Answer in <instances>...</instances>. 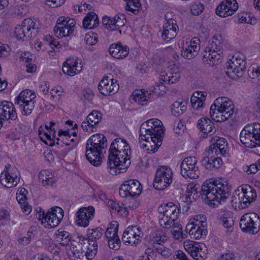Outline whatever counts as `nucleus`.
I'll return each mask as SVG.
<instances>
[{
    "label": "nucleus",
    "instance_id": "23",
    "mask_svg": "<svg viewBox=\"0 0 260 260\" xmlns=\"http://www.w3.org/2000/svg\"><path fill=\"white\" fill-rule=\"evenodd\" d=\"M63 210L59 207L50 209L46 214L45 222L50 228L57 226L63 217Z\"/></svg>",
    "mask_w": 260,
    "mask_h": 260
},
{
    "label": "nucleus",
    "instance_id": "21",
    "mask_svg": "<svg viewBox=\"0 0 260 260\" xmlns=\"http://www.w3.org/2000/svg\"><path fill=\"white\" fill-rule=\"evenodd\" d=\"M209 146V153H214L215 155L225 156L228 151V146L225 139L217 136L213 137Z\"/></svg>",
    "mask_w": 260,
    "mask_h": 260
},
{
    "label": "nucleus",
    "instance_id": "34",
    "mask_svg": "<svg viewBox=\"0 0 260 260\" xmlns=\"http://www.w3.org/2000/svg\"><path fill=\"white\" fill-rule=\"evenodd\" d=\"M198 126L200 131L204 134L212 132L215 128L213 122L209 118L203 117L198 121Z\"/></svg>",
    "mask_w": 260,
    "mask_h": 260
},
{
    "label": "nucleus",
    "instance_id": "25",
    "mask_svg": "<svg viewBox=\"0 0 260 260\" xmlns=\"http://www.w3.org/2000/svg\"><path fill=\"white\" fill-rule=\"evenodd\" d=\"M184 247L188 253L196 260H202L205 255L202 251V246L198 242L187 240L184 242Z\"/></svg>",
    "mask_w": 260,
    "mask_h": 260
},
{
    "label": "nucleus",
    "instance_id": "27",
    "mask_svg": "<svg viewBox=\"0 0 260 260\" xmlns=\"http://www.w3.org/2000/svg\"><path fill=\"white\" fill-rule=\"evenodd\" d=\"M17 172L18 173V170L14 168L12 169L10 173L8 171L1 173L0 175L1 183L7 188L16 186L20 181V177L17 175Z\"/></svg>",
    "mask_w": 260,
    "mask_h": 260
},
{
    "label": "nucleus",
    "instance_id": "39",
    "mask_svg": "<svg viewBox=\"0 0 260 260\" xmlns=\"http://www.w3.org/2000/svg\"><path fill=\"white\" fill-rule=\"evenodd\" d=\"M73 63L71 65V69H68L66 71V74L74 76L79 74L82 70V64L81 60H73Z\"/></svg>",
    "mask_w": 260,
    "mask_h": 260
},
{
    "label": "nucleus",
    "instance_id": "60",
    "mask_svg": "<svg viewBox=\"0 0 260 260\" xmlns=\"http://www.w3.org/2000/svg\"><path fill=\"white\" fill-rule=\"evenodd\" d=\"M224 227L228 229L230 232H232L234 229V220L233 218H230L227 219L221 220Z\"/></svg>",
    "mask_w": 260,
    "mask_h": 260
},
{
    "label": "nucleus",
    "instance_id": "4",
    "mask_svg": "<svg viewBox=\"0 0 260 260\" xmlns=\"http://www.w3.org/2000/svg\"><path fill=\"white\" fill-rule=\"evenodd\" d=\"M152 119L142 123L140 128L139 140L145 141L146 144H142V147L147 148L148 153L155 152L162 143L164 130L162 127H155L152 125Z\"/></svg>",
    "mask_w": 260,
    "mask_h": 260
},
{
    "label": "nucleus",
    "instance_id": "12",
    "mask_svg": "<svg viewBox=\"0 0 260 260\" xmlns=\"http://www.w3.org/2000/svg\"><path fill=\"white\" fill-rule=\"evenodd\" d=\"M142 187L140 183L134 179L125 181L119 189V195L122 198H137L141 193Z\"/></svg>",
    "mask_w": 260,
    "mask_h": 260
},
{
    "label": "nucleus",
    "instance_id": "57",
    "mask_svg": "<svg viewBox=\"0 0 260 260\" xmlns=\"http://www.w3.org/2000/svg\"><path fill=\"white\" fill-rule=\"evenodd\" d=\"M117 230L118 229L117 227H115V228H107V231L105 232V236L107 239L108 242L109 241V240L112 239L114 237H117L118 236Z\"/></svg>",
    "mask_w": 260,
    "mask_h": 260
},
{
    "label": "nucleus",
    "instance_id": "52",
    "mask_svg": "<svg viewBox=\"0 0 260 260\" xmlns=\"http://www.w3.org/2000/svg\"><path fill=\"white\" fill-rule=\"evenodd\" d=\"M76 24V22L74 19H69L67 20L66 18V29H68L66 37L73 36Z\"/></svg>",
    "mask_w": 260,
    "mask_h": 260
},
{
    "label": "nucleus",
    "instance_id": "43",
    "mask_svg": "<svg viewBox=\"0 0 260 260\" xmlns=\"http://www.w3.org/2000/svg\"><path fill=\"white\" fill-rule=\"evenodd\" d=\"M204 5L200 2H195L190 4V13L195 16H198L202 13L204 10Z\"/></svg>",
    "mask_w": 260,
    "mask_h": 260
},
{
    "label": "nucleus",
    "instance_id": "45",
    "mask_svg": "<svg viewBox=\"0 0 260 260\" xmlns=\"http://www.w3.org/2000/svg\"><path fill=\"white\" fill-rule=\"evenodd\" d=\"M172 226L171 233L175 239L185 238V234H183L182 227L181 224L174 222Z\"/></svg>",
    "mask_w": 260,
    "mask_h": 260
},
{
    "label": "nucleus",
    "instance_id": "35",
    "mask_svg": "<svg viewBox=\"0 0 260 260\" xmlns=\"http://www.w3.org/2000/svg\"><path fill=\"white\" fill-rule=\"evenodd\" d=\"M189 234L191 238L195 239H199L204 238L207 233V226H204L202 228L200 226H193L189 228Z\"/></svg>",
    "mask_w": 260,
    "mask_h": 260
},
{
    "label": "nucleus",
    "instance_id": "47",
    "mask_svg": "<svg viewBox=\"0 0 260 260\" xmlns=\"http://www.w3.org/2000/svg\"><path fill=\"white\" fill-rule=\"evenodd\" d=\"M248 74L250 78H258L260 81V67L256 64L251 66L248 70Z\"/></svg>",
    "mask_w": 260,
    "mask_h": 260
},
{
    "label": "nucleus",
    "instance_id": "5",
    "mask_svg": "<svg viewBox=\"0 0 260 260\" xmlns=\"http://www.w3.org/2000/svg\"><path fill=\"white\" fill-rule=\"evenodd\" d=\"M107 147V140L104 135H93L87 140L86 144V159L92 165L99 166L102 163Z\"/></svg>",
    "mask_w": 260,
    "mask_h": 260
},
{
    "label": "nucleus",
    "instance_id": "9",
    "mask_svg": "<svg viewBox=\"0 0 260 260\" xmlns=\"http://www.w3.org/2000/svg\"><path fill=\"white\" fill-rule=\"evenodd\" d=\"M221 48L220 40L213 37L202 53L203 61L210 65L219 62L222 53Z\"/></svg>",
    "mask_w": 260,
    "mask_h": 260
},
{
    "label": "nucleus",
    "instance_id": "3",
    "mask_svg": "<svg viewBox=\"0 0 260 260\" xmlns=\"http://www.w3.org/2000/svg\"><path fill=\"white\" fill-rule=\"evenodd\" d=\"M202 196L210 205L217 206L229 197L231 186L223 179H219L212 182H205L202 186Z\"/></svg>",
    "mask_w": 260,
    "mask_h": 260
},
{
    "label": "nucleus",
    "instance_id": "54",
    "mask_svg": "<svg viewBox=\"0 0 260 260\" xmlns=\"http://www.w3.org/2000/svg\"><path fill=\"white\" fill-rule=\"evenodd\" d=\"M71 135H72L71 131L68 128V131H66V146H71V147L69 148V149L74 148L77 145V142H75L74 138H71Z\"/></svg>",
    "mask_w": 260,
    "mask_h": 260
},
{
    "label": "nucleus",
    "instance_id": "2",
    "mask_svg": "<svg viewBox=\"0 0 260 260\" xmlns=\"http://www.w3.org/2000/svg\"><path fill=\"white\" fill-rule=\"evenodd\" d=\"M130 146L126 141L122 138H117L111 143L109 150L107 166L110 169H115V174L125 171L131 165Z\"/></svg>",
    "mask_w": 260,
    "mask_h": 260
},
{
    "label": "nucleus",
    "instance_id": "62",
    "mask_svg": "<svg viewBox=\"0 0 260 260\" xmlns=\"http://www.w3.org/2000/svg\"><path fill=\"white\" fill-rule=\"evenodd\" d=\"M65 0H45V4L51 8H55L62 5Z\"/></svg>",
    "mask_w": 260,
    "mask_h": 260
},
{
    "label": "nucleus",
    "instance_id": "32",
    "mask_svg": "<svg viewBox=\"0 0 260 260\" xmlns=\"http://www.w3.org/2000/svg\"><path fill=\"white\" fill-rule=\"evenodd\" d=\"M180 173L185 178L196 179L199 177L200 173L198 167H189L187 165H180Z\"/></svg>",
    "mask_w": 260,
    "mask_h": 260
},
{
    "label": "nucleus",
    "instance_id": "33",
    "mask_svg": "<svg viewBox=\"0 0 260 260\" xmlns=\"http://www.w3.org/2000/svg\"><path fill=\"white\" fill-rule=\"evenodd\" d=\"M83 26L86 29H91L99 25L97 15L94 13L87 14L83 20Z\"/></svg>",
    "mask_w": 260,
    "mask_h": 260
},
{
    "label": "nucleus",
    "instance_id": "26",
    "mask_svg": "<svg viewBox=\"0 0 260 260\" xmlns=\"http://www.w3.org/2000/svg\"><path fill=\"white\" fill-rule=\"evenodd\" d=\"M202 165L207 169L219 168L222 164V160L219 155H215L214 153H209L206 150L204 153V157L201 161Z\"/></svg>",
    "mask_w": 260,
    "mask_h": 260
},
{
    "label": "nucleus",
    "instance_id": "53",
    "mask_svg": "<svg viewBox=\"0 0 260 260\" xmlns=\"http://www.w3.org/2000/svg\"><path fill=\"white\" fill-rule=\"evenodd\" d=\"M44 135L48 140H53L54 143L56 141V143L57 144L59 145L60 144V139L56 137L54 128H50L48 132H44Z\"/></svg>",
    "mask_w": 260,
    "mask_h": 260
},
{
    "label": "nucleus",
    "instance_id": "16",
    "mask_svg": "<svg viewBox=\"0 0 260 260\" xmlns=\"http://www.w3.org/2000/svg\"><path fill=\"white\" fill-rule=\"evenodd\" d=\"M239 5L237 0H222L216 8V14L221 17L232 16L238 10Z\"/></svg>",
    "mask_w": 260,
    "mask_h": 260
},
{
    "label": "nucleus",
    "instance_id": "61",
    "mask_svg": "<svg viewBox=\"0 0 260 260\" xmlns=\"http://www.w3.org/2000/svg\"><path fill=\"white\" fill-rule=\"evenodd\" d=\"M165 238V237H162L161 236V233L159 232L155 233L152 239V246L153 247L154 244H162L161 243H164Z\"/></svg>",
    "mask_w": 260,
    "mask_h": 260
},
{
    "label": "nucleus",
    "instance_id": "30",
    "mask_svg": "<svg viewBox=\"0 0 260 260\" xmlns=\"http://www.w3.org/2000/svg\"><path fill=\"white\" fill-rule=\"evenodd\" d=\"M151 94L150 91L144 89L135 90L132 93L131 100L139 105H144V102L150 99Z\"/></svg>",
    "mask_w": 260,
    "mask_h": 260
},
{
    "label": "nucleus",
    "instance_id": "14",
    "mask_svg": "<svg viewBox=\"0 0 260 260\" xmlns=\"http://www.w3.org/2000/svg\"><path fill=\"white\" fill-rule=\"evenodd\" d=\"M170 13L165 15L166 22L164 23L161 32V38L166 41H169L175 38L178 31L176 21L170 17Z\"/></svg>",
    "mask_w": 260,
    "mask_h": 260
},
{
    "label": "nucleus",
    "instance_id": "63",
    "mask_svg": "<svg viewBox=\"0 0 260 260\" xmlns=\"http://www.w3.org/2000/svg\"><path fill=\"white\" fill-rule=\"evenodd\" d=\"M185 127L180 120L176 121L174 123V131L177 134H179L183 132Z\"/></svg>",
    "mask_w": 260,
    "mask_h": 260
},
{
    "label": "nucleus",
    "instance_id": "46",
    "mask_svg": "<svg viewBox=\"0 0 260 260\" xmlns=\"http://www.w3.org/2000/svg\"><path fill=\"white\" fill-rule=\"evenodd\" d=\"M194 48L195 49H192L188 45L185 49L182 51V56L188 59L193 58L198 54V52L200 50L199 49H197V46H196Z\"/></svg>",
    "mask_w": 260,
    "mask_h": 260
},
{
    "label": "nucleus",
    "instance_id": "15",
    "mask_svg": "<svg viewBox=\"0 0 260 260\" xmlns=\"http://www.w3.org/2000/svg\"><path fill=\"white\" fill-rule=\"evenodd\" d=\"M143 236L141 228L136 225L129 226L123 232L122 240L124 244L136 245Z\"/></svg>",
    "mask_w": 260,
    "mask_h": 260
},
{
    "label": "nucleus",
    "instance_id": "10",
    "mask_svg": "<svg viewBox=\"0 0 260 260\" xmlns=\"http://www.w3.org/2000/svg\"><path fill=\"white\" fill-rule=\"evenodd\" d=\"M239 225L243 232L255 235L260 230V217L254 213L245 214L241 216Z\"/></svg>",
    "mask_w": 260,
    "mask_h": 260
},
{
    "label": "nucleus",
    "instance_id": "42",
    "mask_svg": "<svg viewBox=\"0 0 260 260\" xmlns=\"http://www.w3.org/2000/svg\"><path fill=\"white\" fill-rule=\"evenodd\" d=\"M141 6L139 0H127L125 9L126 11H131L134 14L138 13L139 8Z\"/></svg>",
    "mask_w": 260,
    "mask_h": 260
},
{
    "label": "nucleus",
    "instance_id": "24",
    "mask_svg": "<svg viewBox=\"0 0 260 260\" xmlns=\"http://www.w3.org/2000/svg\"><path fill=\"white\" fill-rule=\"evenodd\" d=\"M35 23L30 18L25 19L22 24L16 27L14 31L15 37L19 40L23 39L25 37H31V29H36Z\"/></svg>",
    "mask_w": 260,
    "mask_h": 260
},
{
    "label": "nucleus",
    "instance_id": "36",
    "mask_svg": "<svg viewBox=\"0 0 260 260\" xmlns=\"http://www.w3.org/2000/svg\"><path fill=\"white\" fill-rule=\"evenodd\" d=\"M65 17H60L57 20L56 24L54 28V32L56 37L62 38L65 37Z\"/></svg>",
    "mask_w": 260,
    "mask_h": 260
},
{
    "label": "nucleus",
    "instance_id": "7",
    "mask_svg": "<svg viewBox=\"0 0 260 260\" xmlns=\"http://www.w3.org/2000/svg\"><path fill=\"white\" fill-rule=\"evenodd\" d=\"M159 224L166 229L171 228L178 219L179 208L172 202L161 205L158 208Z\"/></svg>",
    "mask_w": 260,
    "mask_h": 260
},
{
    "label": "nucleus",
    "instance_id": "19",
    "mask_svg": "<svg viewBox=\"0 0 260 260\" xmlns=\"http://www.w3.org/2000/svg\"><path fill=\"white\" fill-rule=\"evenodd\" d=\"M102 118V114L99 111L93 110L87 115L86 120L82 122V129L87 132H95L96 127L101 121Z\"/></svg>",
    "mask_w": 260,
    "mask_h": 260
},
{
    "label": "nucleus",
    "instance_id": "51",
    "mask_svg": "<svg viewBox=\"0 0 260 260\" xmlns=\"http://www.w3.org/2000/svg\"><path fill=\"white\" fill-rule=\"evenodd\" d=\"M155 252L151 248L145 249L144 253L139 257L138 260H155Z\"/></svg>",
    "mask_w": 260,
    "mask_h": 260
},
{
    "label": "nucleus",
    "instance_id": "41",
    "mask_svg": "<svg viewBox=\"0 0 260 260\" xmlns=\"http://www.w3.org/2000/svg\"><path fill=\"white\" fill-rule=\"evenodd\" d=\"M107 204L110 207V208L112 210H114L117 212V213L121 215L123 214L126 215L128 213L126 207H123L120 206L118 203H116L115 201L110 199L109 201H108Z\"/></svg>",
    "mask_w": 260,
    "mask_h": 260
},
{
    "label": "nucleus",
    "instance_id": "38",
    "mask_svg": "<svg viewBox=\"0 0 260 260\" xmlns=\"http://www.w3.org/2000/svg\"><path fill=\"white\" fill-rule=\"evenodd\" d=\"M38 177L39 181L44 186L49 184L52 185L54 182L51 173L47 170L41 171L39 174Z\"/></svg>",
    "mask_w": 260,
    "mask_h": 260
},
{
    "label": "nucleus",
    "instance_id": "29",
    "mask_svg": "<svg viewBox=\"0 0 260 260\" xmlns=\"http://www.w3.org/2000/svg\"><path fill=\"white\" fill-rule=\"evenodd\" d=\"M36 95L34 91L25 89L22 91L15 98L14 103L15 104H20V103L36 102Z\"/></svg>",
    "mask_w": 260,
    "mask_h": 260
},
{
    "label": "nucleus",
    "instance_id": "20",
    "mask_svg": "<svg viewBox=\"0 0 260 260\" xmlns=\"http://www.w3.org/2000/svg\"><path fill=\"white\" fill-rule=\"evenodd\" d=\"M241 190L239 194L240 203L242 208H245L256 200L257 194L255 189L248 184L243 185Z\"/></svg>",
    "mask_w": 260,
    "mask_h": 260
},
{
    "label": "nucleus",
    "instance_id": "56",
    "mask_svg": "<svg viewBox=\"0 0 260 260\" xmlns=\"http://www.w3.org/2000/svg\"><path fill=\"white\" fill-rule=\"evenodd\" d=\"M120 243L121 242L118 236L114 237L112 239L109 240L108 242L109 247L114 250H117L120 248Z\"/></svg>",
    "mask_w": 260,
    "mask_h": 260
},
{
    "label": "nucleus",
    "instance_id": "50",
    "mask_svg": "<svg viewBox=\"0 0 260 260\" xmlns=\"http://www.w3.org/2000/svg\"><path fill=\"white\" fill-rule=\"evenodd\" d=\"M35 103L36 102H30L25 103V104L20 103L19 104L20 107L23 108V110L21 112L22 115L24 116L30 115L35 108Z\"/></svg>",
    "mask_w": 260,
    "mask_h": 260
},
{
    "label": "nucleus",
    "instance_id": "59",
    "mask_svg": "<svg viewBox=\"0 0 260 260\" xmlns=\"http://www.w3.org/2000/svg\"><path fill=\"white\" fill-rule=\"evenodd\" d=\"M113 20V18H111L109 17L105 16L103 18V23L107 29L115 30L114 26V24L113 23V22H114Z\"/></svg>",
    "mask_w": 260,
    "mask_h": 260
},
{
    "label": "nucleus",
    "instance_id": "13",
    "mask_svg": "<svg viewBox=\"0 0 260 260\" xmlns=\"http://www.w3.org/2000/svg\"><path fill=\"white\" fill-rule=\"evenodd\" d=\"M226 66L227 73H234L238 77H242L245 72L246 62L242 54H238L232 57Z\"/></svg>",
    "mask_w": 260,
    "mask_h": 260
},
{
    "label": "nucleus",
    "instance_id": "18",
    "mask_svg": "<svg viewBox=\"0 0 260 260\" xmlns=\"http://www.w3.org/2000/svg\"><path fill=\"white\" fill-rule=\"evenodd\" d=\"M95 210L92 206L81 208L76 213V223L77 225L84 228L87 227L94 216Z\"/></svg>",
    "mask_w": 260,
    "mask_h": 260
},
{
    "label": "nucleus",
    "instance_id": "58",
    "mask_svg": "<svg viewBox=\"0 0 260 260\" xmlns=\"http://www.w3.org/2000/svg\"><path fill=\"white\" fill-rule=\"evenodd\" d=\"M198 188L197 187V185L191 183L187 185L186 187V192L187 193V197H186V201L187 202V199H188L189 200H190V196H191L192 193H193L194 194L195 193H197V190Z\"/></svg>",
    "mask_w": 260,
    "mask_h": 260
},
{
    "label": "nucleus",
    "instance_id": "64",
    "mask_svg": "<svg viewBox=\"0 0 260 260\" xmlns=\"http://www.w3.org/2000/svg\"><path fill=\"white\" fill-rule=\"evenodd\" d=\"M49 88L50 85L48 82L42 81L39 87L40 91L45 95L47 94L49 92Z\"/></svg>",
    "mask_w": 260,
    "mask_h": 260
},
{
    "label": "nucleus",
    "instance_id": "28",
    "mask_svg": "<svg viewBox=\"0 0 260 260\" xmlns=\"http://www.w3.org/2000/svg\"><path fill=\"white\" fill-rule=\"evenodd\" d=\"M129 48L126 45H122L120 42L113 43L109 48L110 54L115 58L121 59L126 57L129 53Z\"/></svg>",
    "mask_w": 260,
    "mask_h": 260
},
{
    "label": "nucleus",
    "instance_id": "49",
    "mask_svg": "<svg viewBox=\"0 0 260 260\" xmlns=\"http://www.w3.org/2000/svg\"><path fill=\"white\" fill-rule=\"evenodd\" d=\"M170 79L169 82L170 84H174L178 82L181 77L180 73L178 72L177 68H174L169 70Z\"/></svg>",
    "mask_w": 260,
    "mask_h": 260
},
{
    "label": "nucleus",
    "instance_id": "6",
    "mask_svg": "<svg viewBox=\"0 0 260 260\" xmlns=\"http://www.w3.org/2000/svg\"><path fill=\"white\" fill-rule=\"evenodd\" d=\"M234 112L235 106L233 102L224 96L217 98L210 109V117L218 122L228 120L233 116Z\"/></svg>",
    "mask_w": 260,
    "mask_h": 260
},
{
    "label": "nucleus",
    "instance_id": "37",
    "mask_svg": "<svg viewBox=\"0 0 260 260\" xmlns=\"http://www.w3.org/2000/svg\"><path fill=\"white\" fill-rule=\"evenodd\" d=\"M186 101L179 99L172 105V112L178 115H181L186 111Z\"/></svg>",
    "mask_w": 260,
    "mask_h": 260
},
{
    "label": "nucleus",
    "instance_id": "55",
    "mask_svg": "<svg viewBox=\"0 0 260 260\" xmlns=\"http://www.w3.org/2000/svg\"><path fill=\"white\" fill-rule=\"evenodd\" d=\"M197 162V160L195 157L189 156L185 158L181 163V165H183L184 164V165H187L189 167H193L194 169L195 167H198L196 166Z\"/></svg>",
    "mask_w": 260,
    "mask_h": 260
},
{
    "label": "nucleus",
    "instance_id": "31",
    "mask_svg": "<svg viewBox=\"0 0 260 260\" xmlns=\"http://www.w3.org/2000/svg\"><path fill=\"white\" fill-rule=\"evenodd\" d=\"M159 79V82L156 84L153 90L152 91V92L157 94H159L161 91H165L164 84H170V82H169V79H170L169 72L167 73L165 71L161 72Z\"/></svg>",
    "mask_w": 260,
    "mask_h": 260
},
{
    "label": "nucleus",
    "instance_id": "1",
    "mask_svg": "<svg viewBox=\"0 0 260 260\" xmlns=\"http://www.w3.org/2000/svg\"><path fill=\"white\" fill-rule=\"evenodd\" d=\"M104 233L101 228L88 229V246L87 251H82L81 244L73 237L68 235L66 236V254L70 260H91L98 251L96 240L101 238Z\"/></svg>",
    "mask_w": 260,
    "mask_h": 260
},
{
    "label": "nucleus",
    "instance_id": "17",
    "mask_svg": "<svg viewBox=\"0 0 260 260\" xmlns=\"http://www.w3.org/2000/svg\"><path fill=\"white\" fill-rule=\"evenodd\" d=\"M119 88L117 80L112 78L111 75L104 76L98 85V90L104 95L115 94Z\"/></svg>",
    "mask_w": 260,
    "mask_h": 260
},
{
    "label": "nucleus",
    "instance_id": "8",
    "mask_svg": "<svg viewBox=\"0 0 260 260\" xmlns=\"http://www.w3.org/2000/svg\"><path fill=\"white\" fill-rule=\"evenodd\" d=\"M241 142L247 147L260 146V123H254L245 126L240 133Z\"/></svg>",
    "mask_w": 260,
    "mask_h": 260
},
{
    "label": "nucleus",
    "instance_id": "44",
    "mask_svg": "<svg viewBox=\"0 0 260 260\" xmlns=\"http://www.w3.org/2000/svg\"><path fill=\"white\" fill-rule=\"evenodd\" d=\"M113 23L114 24L115 29H118L121 27L123 26L126 22V20L125 16L123 14H118L113 17Z\"/></svg>",
    "mask_w": 260,
    "mask_h": 260
},
{
    "label": "nucleus",
    "instance_id": "40",
    "mask_svg": "<svg viewBox=\"0 0 260 260\" xmlns=\"http://www.w3.org/2000/svg\"><path fill=\"white\" fill-rule=\"evenodd\" d=\"M153 248L165 259L169 258L172 254V250L162 244H154Z\"/></svg>",
    "mask_w": 260,
    "mask_h": 260
},
{
    "label": "nucleus",
    "instance_id": "22",
    "mask_svg": "<svg viewBox=\"0 0 260 260\" xmlns=\"http://www.w3.org/2000/svg\"><path fill=\"white\" fill-rule=\"evenodd\" d=\"M0 119L4 121L17 119V114L14 104L8 101L0 103Z\"/></svg>",
    "mask_w": 260,
    "mask_h": 260
},
{
    "label": "nucleus",
    "instance_id": "48",
    "mask_svg": "<svg viewBox=\"0 0 260 260\" xmlns=\"http://www.w3.org/2000/svg\"><path fill=\"white\" fill-rule=\"evenodd\" d=\"M206 99V96H191L190 102L192 107L193 109L199 110L200 108L203 106L204 102Z\"/></svg>",
    "mask_w": 260,
    "mask_h": 260
},
{
    "label": "nucleus",
    "instance_id": "11",
    "mask_svg": "<svg viewBox=\"0 0 260 260\" xmlns=\"http://www.w3.org/2000/svg\"><path fill=\"white\" fill-rule=\"evenodd\" d=\"M173 173L170 168L161 166L158 168L155 175L153 183L154 187L157 190H162L172 182Z\"/></svg>",
    "mask_w": 260,
    "mask_h": 260
}]
</instances>
